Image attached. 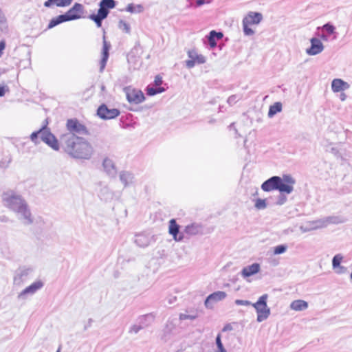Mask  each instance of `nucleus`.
<instances>
[{
    "label": "nucleus",
    "mask_w": 352,
    "mask_h": 352,
    "mask_svg": "<svg viewBox=\"0 0 352 352\" xmlns=\"http://www.w3.org/2000/svg\"><path fill=\"white\" fill-rule=\"evenodd\" d=\"M6 93V87L5 86H0V97H2L5 95Z\"/></svg>",
    "instance_id": "nucleus-50"
},
{
    "label": "nucleus",
    "mask_w": 352,
    "mask_h": 352,
    "mask_svg": "<svg viewBox=\"0 0 352 352\" xmlns=\"http://www.w3.org/2000/svg\"><path fill=\"white\" fill-rule=\"evenodd\" d=\"M67 129L69 131L66 134H73L74 135H88L89 132L85 125L81 124L76 119H69L67 121Z\"/></svg>",
    "instance_id": "nucleus-9"
},
{
    "label": "nucleus",
    "mask_w": 352,
    "mask_h": 352,
    "mask_svg": "<svg viewBox=\"0 0 352 352\" xmlns=\"http://www.w3.org/2000/svg\"><path fill=\"white\" fill-rule=\"evenodd\" d=\"M197 317L198 314L197 311L195 310H186L184 313H181L179 316L180 320H193L196 319Z\"/></svg>",
    "instance_id": "nucleus-30"
},
{
    "label": "nucleus",
    "mask_w": 352,
    "mask_h": 352,
    "mask_svg": "<svg viewBox=\"0 0 352 352\" xmlns=\"http://www.w3.org/2000/svg\"><path fill=\"white\" fill-rule=\"evenodd\" d=\"M30 139L35 145L43 142L54 151H58L60 148L58 140L46 125L32 133Z\"/></svg>",
    "instance_id": "nucleus-5"
},
{
    "label": "nucleus",
    "mask_w": 352,
    "mask_h": 352,
    "mask_svg": "<svg viewBox=\"0 0 352 352\" xmlns=\"http://www.w3.org/2000/svg\"><path fill=\"white\" fill-rule=\"evenodd\" d=\"M287 246L286 245H279L274 248V254H281L286 252Z\"/></svg>",
    "instance_id": "nucleus-40"
},
{
    "label": "nucleus",
    "mask_w": 352,
    "mask_h": 352,
    "mask_svg": "<svg viewBox=\"0 0 352 352\" xmlns=\"http://www.w3.org/2000/svg\"><path fill=\"white\" fill-rule=\"evenodd\" d=\"M31 268L21 267L16 270L14 276V284L20 285L27 280L29 275L32 273Z\"/></svg>",
    "instance_id": "nucleus-17"
},
{
    "label": "nucleus",
    "mask_w": 352,
    "mask_h": 352,
    "mask_svg": "<svg viewBox=\"0 0 352 352\" xmlns=\"http://www.w3.org/2000/svg\"><path fill=\"white\" fill-rule=\"evenodd\" d=\"M118 28L126 33L130 32V26L129 25L123 20H120L118 23Z\"/></svg>",
    "instance_id": "nucleus-39"
},
{
    "label": "nucleus",
    "mask_w": 352,
    "mask_h": 352,
    "mask_svg": "<svg viewBox=\"0 0 352 352\" xmlns=\"http://www.w3.org/2000/svg\"><path fill=\"white\" fill-rule=\"evenodd\" d=\"M287 197L283 193H280L278 197L276 204L278 206L283 205L287 201Z\"/></svg>",
    "instance_id": "nucleus-42"
},
{
    "label": "nucleus",
    "mask_w": 352,
    "mask_h": 352,
    "mask_svg": "<svg viewBox=\"0 0 352 352\" xmlns=\"http://www.w3.org/2000/svg\"><path fill=\"white\" fill-rule=\"evenodd\" d=\"M152 320L153 317L151 315H144L139 318L138 324H135L131 327L129 333L137 334L140 330L148 326V320Z\"/></svg>",
    "instance_id": "nucleus-18"
},
{
    "label": "nucleus",
    "mask_w": 352,
    "mask_h": 352,
    "mask_svg": "<svg viewBox=\"0 0 352 352\" xmlns=\"http://www.w3.org/2000/svg\"><path fill=\"white\" fill-rule=\"evenodd\" d=\"M125 10L131 13H140L143 11V7L140 4L134 5L133 3H129L127 5Z\"/></svg>",
    "instance_id": "nucleus-34"
},
{
    "label": "nucleus",
    "mask_w": 352,
    "mask_h": 352,
    "mask_svg": "<svg viewBox=\"0 0 352 352\" xmlns=\"http://www.w3.org/2000/svg\"><path fill=\"white\" fill-rule=\"evenodd\" d=\"M126 99L130 103L140 104L145 100V97L142 91L126 87L124 88Z\"/></svg>",
    "instance_id": "nucleus-10"
},
{
    "label": "nucleus",
    "mask_w": 352,
    "mask_h": 352,
    "mask_svg": "<svg viewBox=\"0 0 352 352\" xmlns=\"http://www.w3.org/2000/svg\"><path fill=\"white\" fill-rule=\"evenodd\" d=\"M351 278L352 279V272H351Z\"/></svg>",
    "instance_id": "nucleus-56"
},
{
    "label": "nucleus",
    "mask_w": 352,
    "mask_h": 352,
    "mask_svg": "<svg viewBox=\"0 0 352 352\" xmlns=\"http://www.w3.org/2000/svg\"><path fill=\"white\" fill-rule=\"evenodd\" d=\"M296 183L294 178L290 175H283V177L272 176L261 184V189L265 192L278 190L280 193L290 194L294 190Z\"/></svg>",
    "instance_id": "nucleus-3"
},
{
    "label": "nucleus",
    "mask_w": 352,
    "mask_h": 352,
    "mask_svg": "<svg viewBox=\"0 0 352 352\" xmlns=\"http://www.w3.org/2000/svg\"><path fill=\"white\" fill-rule=\"evenodd\" d=\"M60 144L64 151L74 159L88 160L94 153L91 144L78 135L63 134L60 137Z\"/></svg>",
    "instance_id": "nucleus-1"
},
{
    "label": "nucleus",
    "mask_w": 352,
    "mask_h": 352,
    "mask_svg": "<svg viewBox=\"0 0 352 352\" xmlns=\"http://www.w3.org/2000/svg\"><path fill=\"white\" fill-rule=\"evenodd\" d=\"M101 91H105V86L104 85H102L100 87Z\"/></svg>",
    "instance_id": "nucleus-54"
},
{
    "label": "nucleus",
    "mask_w": 352,
    "mask_h": 352,
    "mask_svg": "<svg viewBox=\"0 0 352 352\" xmlns=\"http://www.w3.org/2000/svg\"><path fill=\"white\" fill-rule=\"evenodd\" d=\"M6 44L4 41L0 42V57L3 54V50L5 49Z\"/></svg>",
    "instance_id": "nucleus-48"
},
{
    "label": "nucleus",
    "mask_w": 352,
    "mask_h": 352,
    "mask_svg": "<svg viewBox=\"0 0 352 352\" xmlns=\"http://www.w3.org/2000/svg\"><path fill=\"white\" fill-rule=\"evenodd\" d=\"M267 294H263L258 298V300L255 303H252V307H254L256 311V320L258 322H261L266 320L270 314V309L269 307H267Z\"/></svg>",
    "instance_id": "nucleus-8"
},
{
    "label": "nucleus",
    "mask_w": 352,
    "mask_h": 352,
    "mask_svg": "<svg viewBox=\"0 0 352 352\" xmlns=\"http://www.w3.org/2000/svg\"><path fill=\"white\" fill-rule=\"evenodd\" d=\"M166 300L169 305H172L176 302L177 297L173 296H169L166 298Z\"/></svg>",
    "instance_id": "nucleus-46"
},
{
    "label": "nucleus",
    "mask_w": 352,
    "mask_h": 352,
    "mask_svg": "<svg viewBox=\"0 0 352 352\" xmlns=\"http://www.w3.org/2000/svg\"><path fill=\"white\" fill-rule=\"evenodd\" d=\"M300 230H301L303 232H306L309 231L311 229H310V228H303V226H300Z\"/></svg>",
    "instance_id": "nucleus-52"
},
{
    "label": "nucleus",
    "mask_w": 352,
    "mask_h": 352,
    "mask_svg": "<svg viewBox=\"0 0 352 352\" xmlns=\"http://www.w3.org/2000/svg\"><path fill=\"white\" fill-rule=\"evenodd\" d=\"M223 36V34L221 32H217L215 30H212L210 32L209 34L207 36L208 45L211 48H214L217 45V40L221 39Z\"/></svg>",
    "instance_id": "nucleus-25"
},
{
    "label": "nucleus",
    "mask_w": 352,
    "mask_h": 352,
    "mask_svg": "<svg viewBox=\"0 0 352 352\" xmlns=\"http://www.w3.org/2000/svg\"><path fill=\"white\" fill-rule=\"evenodd\" d=\"M85 9L84 6L79 3H75L65 14L52 19L48 24L47 28L51 29L62 23L85 17Z\"/></svg>",
    "instance_id": "nucleus-4"
},
{
    "label": "nucleus",
    "mask_w": 352,
    "mask_h": 352,
    "mask_svg": "<svg viewBox=\"0 0 352 352\" xmlns=\"http://www.w3.org/2000/svg\"><path fill=\"white\" fill-rule=\"evenodd\" d=\"M201 225L195 223L188 225L184 228V232L190 236L198 234L201 232Z\"/></svg>",
    "instance_id": "nucleus-28"
},
{
    "label": "nucleus",
    "mask_w": 352,
    "mask_h": 352,
    "mask_svg": "<svg viewBox=\"0 0 352 352\" xmlns=\"http://www.w3.org/2000/svg\"><path fill=\"white\" fill-rule=\"evenodd\" d=\"M2 199L4 205L16 212L19 219L21 220L25 225H30L33 223L28 206L20 195L12 190L7 191L3 194Z\"/></svg>",
    "instance_id": "nucleus-2"
},
{
    "label": "nucleus",
    "mask_w": 352,
    "mask_h": 352,
    "mask_svg": "<svg viewBox=\"0 0 352 352\" xmlns=\"http://www.w3.org/2000/svg\"><path fill=\"white\" fill-rule=\"evenodd\" d=\"M152 240V238L148 235L144 234H139L135 236V243L141 247L146 248L149 245Z\"/></svg>",
    "instance_id": "nucleus-26"
},
{
    "label": "nucleus",
    "mask_w": 352,
    "mask_h": 352,
    "mask_svg": "<svg viewBox=\"0 0 352 352\" xmlns=\"http://www.w3.org/2000/svg\"><path fill=\"white\" fill-rule=\"evenodd\" d=\"M43 285L44 284L41 280H37L33 283L19 294L17 296L18 298L25 299L28 295L34 294L38 290L41 289L43 287Z\"/></svg>",
    "instance_id": "nucleus-16"
},
{
    "label": "nucleus",
    "mask_w": 352,
    "mask_h": 352,
    "mask_svg": "<svg viewBox=\"0 0 352 352\" xmlns=\"http://www.w3.org/2000/svg\"><path fill=\"white\" fill-rule=\"evenodd\" d=\"M120 113L119 109L109 108L105 104H101L97 110V115L102 120H111L117 118Z\"/></svg>",
    "instance_id": "nucleus-11"
},
{
    "label": "nucleus",
    "mask_w": 352,
    "mask_h": 352,
    "mask_svg": "<svg viewBox=\"0 0 352 352\" xmlns=\"http://www.w3.org/2000/svg\"><path fill=\"white\" fill-rule=\"evenodd\" d=\"M346 96L345 94H342L340 95V99H341V100H342V101H343V100H344L346 99Z\"/></svg>",
    "instance_id": "nucleus-53"
},
{
    "label": "nucleus",
    "mask_w": 352,
    "mask_h": 352,
    "mask_svg": "<svg viewBox=\"0 0 352 352\" xmlns=\"http://www.w3.org/2000/svg\"><path fill=\"white\" fill-rule=\"evenodd\" d=\"M110 47H111L110 43H108L105 40V37L104 36L103 37V47H102V57L100 62V72H102L105 68V66H106V64H107V60H108L109 56V52Z\"/></svg>",
    "instance_id": "nucleus-20"
},
{
    "label": "nucleus",
    "mask_w": 352,
    "mask_h": 352,
    "mask_svg": "<svg viewBox=\"0 0 352 352\" xmlns=\"http://www.w3.org/2000/svg\"><path fill=\"white\" fill-rule=\"evenodd\" d=\"M100 195L104 199L112 197V192L107 186H104L100 191Z\"/></svg>",
    "instance_id": "nucleus-37"
},
{
    "label": "nucleus",
    "mask_w": 352,
    "mask_h": 352,
    "mask_svg": "<svg viewBox=\"0 0 352 352\" xmlns=\"http://www.w3.org/2000/svg\"><path fill=\"white\" fill-rule=\"evenodd\" d=\"M119 178L124 187H127L133 184L135 177L134 175L127 170H122L119 173Z\"/></svg>",
    "instance_id": "nucleus-23"
},
{
    "label": "nucleus",
    "mask_w": 352,
    "mask_h": 352,
    "mask_svg": "<svg viewBox=\"0 0 352 352\" xmlns=\"http://www.w3.org/2000/svg\"><path fill=\"white\" fill-rule=\"evenodd\" d=\"M180 226L177 223L175 219H172L168 222V232L173 236L175 241H182L184 239V235L179 233Z\"/></svg>",
    "instance_id": "nucleus-19"
},
{
    "label": "nucleus",
    "mask_w": 352,
    "mask_h": 352,
    "mask_svg": "<svg viewBox=\"0 0 352 352\" xmlns=\"http://www.w3.org/2000/svg\"><path fill=\"white\" fill-rule=\"evenodd\" d=\"M232 329V326L230 324H227L226 325L224 326V327L223 328L222 331H230Z\"/></svg>",
    "instance_id": "nucleus-49"
},
{
    "label": "nucleus",
    "mask_w": 352,
    "mask_h": 352,
    "mask_svg": "<svg viewBox=\"0 0 352 352\" xmlns=\"http://www.w3.org/2000/svg\"><path fill=\"white\" fill-rule=\"evenodd\" d=\"M238 100V97L236 95H232L230 96L228 99V103L230 105L234 104Z\"/></svg>",
    "instance_id": "nucleus-44"
},
{
    "label": "nucleus",
    "mask_w": 352,
    "mask_h": 352,
    "mask_svg": "<svg viewBox=\"0 0 352 352\" xmlns=\"http://www.w3.org/2000/svg\"><path fill=\"white\" fill-rule=\"evenodd\" d=\"M98 6L99 9L97 14L93 13L88 18L93 21L98 28H100L103 20L107 18L110 10L116 7V1L115 0H101Z\"/></svg>",
    "instance_id": "nucleus-6"
},
{
    "label": "nucleus",
    "mask_w": 352,
    "mask_h": 352,
    "mask_svg": "<svg viewBox=\"0 0 352 352\" xmlns=\"http://www.w3.org/2000/svg\"><path fill=\"white\" fill-rule=\"evenodd\" d=\"M226 293L222 291L215 292L210 294L205 300L204 305L208 309H212L214 305L223 300L226 297Z\"/></svg>",
    "instance_id": "nucleus-15"
},
{
    "label": "nucleus",
    "mask_w": 352,
    "mask_h": 352,
    "mask_svg": "<svg viewBox=\"0 0 352 352\" xmlns=\"http://www.w3.org/2000/svg\"><path fill=\"white\" fill-rule=\"evenodd\" d=\"M233 126H234V123H232L230 126L232 127Z\"/></svg>",
    "instance_id": "nucleus-55"
},
{
    "label": "nucleus",
    "mask_w": 352,
    "mask_h": 352,
    "mask_svg": "<svg viewBox=\"0 0 352 352\" xmlns=\"http://www.w3.org/2000/svg\"><path fill=\"white\" fill-rule=\"evenodd\" d=\"M343 259V256L340 254H336L332 259V267L333 270H336L340 266V263Z\"/></svg>",
    "instance_id": "nucleus-36"
},
{
    "label": "nucleus",
    "mask_w": 352,
    "mask_h": 352,
    "mask_svg": "<svg viewBox=\"0 0 352 352\" xmlns=\"http://www.w3.org/2000/svg\"><path fill=\"white\" fill-rule=\"evenodd\" d=\"M261 266L258 263H254L250 265L244 267L241 271V275L243 278H247L251 276L258 273Z\"/></svg>",
    "instance_id": "nucleus-21"
},
{
    "label": "nucleus",
    "mask_w": 352,
    "mask_h": 352,
    "mask_svg": "<svg viewBox=\"0 0 352 352\" xmlns=\"http://www.w3.org/2000/svg\"><path fill=\"white\" fill-rule=\"evenodd\" d=\"M73 0H47L44 2V6L46 8H51L53 6L57 7H67L70 6Z\"/></svg>",
    "instance_id": "nucleus-27"
},
{
    "label": "nucleus",
    "mask_w": 352,
    "mask_h": 352,
    "mask_svg": "<svg viewBox=\"0 0 352 352\" xmlns=\"http://www.w3.org/2000/svg\"><path fill=\"white\" fill-rule=\"evenodd\" d=\"M349 88V85L340 78L333 79L331 82V89L333 92H340Z\"/></svg>",
    "instance_id": "nucleus-24"
},
{
    "label": "nucleus",
    "mask_w": 352,
    "mask_h": 352,
    "mask_svg": "<svg viewBox=\"0 0 352 352\" xmlns=\"http://www.w3.org/2000/svg\"><path fill=\"white\" fill-rule=\"evenodd\" d=\"M326 226L329 224H339L346 221V219L340 216H329L324 217Z\"/></svg>",
    "instance_id": "nucleus-31"
},
{
    "label": "nucleus",
    "mask_w": 352,
    "mask_h": 352,
    "mask_svg": "<svg viewBox=\"0 0 352 352\" xmlns=\"http://www.w3.org/2000/svg\"><path fill=\"white\" fill-rule=\"evenodd\" d=\"M102 166L107 174L112 177H115L116 175L117 170L116 165L112 160L106 157L104 159L102 162Z\"/></svg>",
    "instance_id": "nucleus-22"
},
{
    "label": "nucleus",
    "mask_w": 352,
    "mask_h": 352,
    "mask_svg": "<svg viewBox=\"0 0 352 352\" xmlns=\"http://www.w3.org/2000/svg\"><path fill=\"white\" fill-rule=\"evenodd\" d=\"M322 40L313 37L310 39V47L306 49L307 54L309 56H316L320 54L324 49V46L321 41Z\"/></svg>",
    "instance_id": "nucleus-14"
},
{
    "label": "nucleus",
    "mask_w": 352,
    "mask_h": 352,
    "mask_svg": "<svg viewBox=\"0 0 352 352\" xmlns=\"http://www.w3.org/2000/svg\"><path fill=\"white\" fill-rule=\"evenodd\" d=\"M234 302L237 305H245V306H248V305H252V303L250 301L245 300H239V299L236 300Z\"/></svg>",
    "instance_id": "nucleus-43"
},
{
    "label": "nucleus",
    "mask_w": 352,
    "mask_h": 352,
    "mask_svg": "<svg viewBox=\"0 0 352 352\" xmlns=\"http://www.w3.org/2000/svg\"><path fill=\"white\" fill-rule=\"evenodd\" d=\"M162 78L159 75L156 76L154 80L155 85L157 87H160V86L162 85Z\"/></svg>",
    "instance_id": "nucleus-45"
},
{
    "label": "nucleus",
    "mask_w": 352,
    "mask_h": 352,
    "mask_svg": "<svg viewBox=\"0 0 352 352\" xmlns=\"http://www.w3.org/2000/svg\"><path fill=\"white\" fill-rule=\"evenodd\" d=\"M56 352H60L59 350H58Z\"/></svg>",
    "instance_id": "nucleus-57"
},
{
    "label": "nucleus",
    "mask_w": 352,
    "mask_h": 352,
    "mask_svg": "<svg viewBox=\"0 0 352 352\" xmlns=\"http://www.w3.org/2000/svg\"><path fill=\"white\" fill-rule=\"evenodd\" d=\"M308 224L310 226V229L311 230H316L327 227L324 218L309 221Z\"/></svg>",
    "instance_id": "nucleus-32"
},
{
    "label": "nucleus",
    "mask_w": 352,
    "mask_h": 352,
    "mask_svg": "<svg viewBox=\"0 0 352 352\" xmlns=\"http://www.w3.org/2000/svg\"><path fill=\"white\" fill-rule=\"evenodd\" d=\"M216 344L219 352H227L222 344L220 334H218L216 337Z\"/></svg>",
    "instance_id": "nucleus-41"
},
{
    "label": "nucleus",
    "mask_w": 352,
    "mask_h": 352,
    "mask_svg": "<svg viewBox=\"0 0 352 352\" xmlns=\"http://www.w3.org/2000/svg\"><path fill=\"white\" fill-rule=\"evenodd\" d=\"M282 111V104L280 102H275L274 104L271 105L268 111V117L272 118L277 113H279Z\"/></svg>",
    "instance_id": "nucleus-33"
},
{
    "label": "nucleus",
    "mask_w": 352,
    "mask_h": 352,
    "mask_svg": "<svg viewBox=\"0 0 352 352\" xmlns=\"http://www.w3.org/2000/svg\"><path fill=\"white\" fill-rule=\"evenodd\" d=\"M317 30H321V33L318 36L320 39L323 41H328L331 35H334V39L336 38V27L330 22L324 24L322 27H318Z\"/></svg>",
    "instance_id": "nucleus-13"
},
{
    "label": "nucleus",
    "mask_w": 352,
    "mask_h": 352,
    "mask_svg": "<svg viewBox=\"0 0 352 352\" xmlns=\"http://www.w3.org/2000/svg\"><path fill=\"white\" fill-rule=\"evenodd\" d=\"M267 204L265 199H257L255 202V208L258 210H263L266 208Z\"/></svg>",
    "instance_id": "nucleus-38"
},
{
    "label": "nucleus",
    "mask_w": 352,
    "mask_h": 352,
    "mask_svg": "<svg viewBox=\"0 0 352 352\" xmlns=\"http://www.w3.org/2000/svg\"><path fill=\"white\" fill-rule=\"evenodd\" d=\"M308 303L303 300H295L290 304V308L292 310L300 311L307 309Z\"/></svg>",
    "instance_id": "nucleus-29"
},
{
    "label": "nucleus",
    "mask_w": 352,
    "mask_h": 352,
    "mask_svg": "<svg viewBox=\"0 0 352 352\" xmlns=\"http://www.w3.org/2000/svg\"><path fill=\"white\" fill-rule=\"evenodd\" d=\"M0 221L2 222H5L8 221V218L6 216H2L0 217Z\"/></svg>",
    "instance_id": "nucleus-51"
},
{
    "label": "nucleus",
    "mask_w": 352,
    "mask_h": 352,
    "mask_svg": "<svg viewBox=\"0 0 352 352\" xmlns=\"http://www.w3.org/2000/svg\"><path fill=\"white\" fill-rule=\"evenodd\" d=\"M335 270H336V273H338V274H342L346 271V268L345 267L340 265Z\"/></svg>",
    "instance_id": "nucleus-47"
},
{
    "label": "nucleus",
    "mask_w": 352,
    "mask_h": 352,
    "mask_svg": "<svg viewBox=\"0 0 352 352\" xmlns=\"http://www.w3.org/2000/svg\"><path fill=\"white\" fill-rule=\"evenodd\" d=\"M165 89L163 87H148L146 89V94L148 96H155L157 94H161L164 92Z\"/></svg>",
    "instance_id": "nucleus-35"
},
{
    "label": "nucleus",
    "mask_w": 352,
    "mask_h": 352,
    "mask_svg": "<svg viewBox=\"0 0 352 352\" xmlns=\"http://www.w3.org/2000/svg\"><path fill=\"white\" fill-rule=\"evenodd\" d=\"M263 20V15L260 12H249L243 18L242 24L244 34L245 36H252L254 31L249 26L252 25H258Z\"/></svg>",
    "instance_id": "nucleus-7"
},
{
    "label": "nucleus",
    "mask_w": 352,
    "mask_h": 352,
    "mask_svg": "<svg viewBox=\"0 0 352 352\" xmlns=\"http://www.w3.org/2000/svg\"><path fill=\"white\" fill-rule=\"evenodd\" d=\"M188 56L190 58L185 61L187 68L191 69L195 67V64H204L206 61V58L201 54H198L195 50H188Z\"/></svg>",
    "instance_id": "nucleus-12"
}]
</instances>
